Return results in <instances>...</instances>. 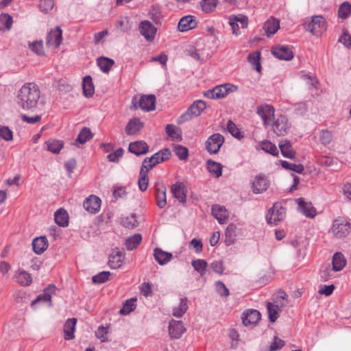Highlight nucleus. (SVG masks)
<instances>
[{
  "mask_svg": "<svg viewBox=\"0 0 351 351\" xmlns=\"http://www.w3.org/2000/svg\"><path fill=\"white\" fill-rule=\"evenodd\" d=\"M339 42L341 43L346 47H351V36L348 32H344L339 37Z\"/></svg>",
  "mask_w": 351,
  "mask_h": 351,
  "instance_id": "774afa93",
  "label": "nucleus"
},
{
  "mask_svg": "<svg viewBox=\"0 0 351 351\" xmlns=\"http://www.w3.org/2000/svg\"><path fill=\"white\" fill-rule=\"evenodd\" d=\"M313 25L316 27L317 29H325V20L322 16H315L311 19Z\"/></svg>",
  "mask_w": 351,
  "mask_h": 351,
  "instance_id": "680f3d73",
  "label": "nucleus"
},
{
  "mask_svg": "<svg viewBox=\"0 0 351 351\" xmlns=\"http://www.w3.org/2000/svg\"><path fill=\"white\" fill-rule=\"evenodd\" d=\"M124 259V254L122 250L116 247L112 250L109 256L108 265L111 269H117L121 267Z\"/></svg>",
  "mask_w": 351,
  "mask_h": 351,
  "instance_id": "2eb2a0df",
  "label": "nucleus"
},
{
  "mask_svg": "<svg viewBox=\"0 0 351 351\" xmlns=\"http://www.w3.org/2000/svg\"><path fill=\"white\" fill-rule=\"evenodd\" d=\"M351 14V3L345 1L341 4L338 10V16L342 19H347Z\"/></svg>",
  "mask_w": 351,
  "mask_h": 351,
  "instance_id": "a18cd8bd",
  "label": "nucleus"
},
{
  "mask_svg": "<svg viewBox=\"0 0 351 351\" xmlns=\"http://www.w3.org/2000/svg\"><path fill=\"white\" fill-rule=\"evenodd\" d=\"M143 126V123L138 118L132 119L125 127V132L128 135H133L139 132Z\"/></svg>",
  "mask_w": 351,
  "mask_h": 351,
  "instance_id": "bb28decb",
  "label": "nucleus"
},
{
  "mask_svg": "<svg viewBox=\"0 0 351 351\" xmlns=\"http://www.w3.org/2000/svg\"><path fill=\"white\" fill-rule=\"evenodd\" d=\"M228 131L234 137L240 138L241 133L237 128V125L231 120H229L227 123Z\"/></svg>",
  "mask_w": 351,
  "mask_h": 351,
  "instance_id": "338daca9",
  "label": "nucleus"
},
{
  "mask_svg": "<svg viewBox=\"0 0 351 351\" xmlns=\"http://www.w3.org/2000/svg\"><path fill=\"white\" fill-rule=\"evenodd\" d=\"M215 289L217 293L221 297H228L230 294L229 289L221 281H217L215 282Z\"/></svg>",
  "mask_w": 351,
  "mask_h": 351,
  "instance_id": "5fc2aeb1",
  "label": "nucleus"
},
{
  "mask_svg": "<svg viewBox=\"0 0 351 351\" xmlns=\"http://www.w3.org/2000/svg\"><path fill=\"white\" fill-rule=\"evenodd\" d=\"M136 298H132L130 300H127L123 304V307L120 309V313L121 315H128L136 308Z\"/></svg>",
  "mask_w": 351,
  "mask_h": 351,
  "instance_id": "a19ab883",
  "label": "nucleus"
},
{
  "mask_svg": "<svg viewBox=\"0 0 351 351\" xmlns=\"http://www.w3.org/2000/svg\"><path fill=\"white\" fill-rule=\"evenodd\" d=\"M34 252L37 254H43L49 247V243H32Z\"/></svg>",
  "mask_w": 351,
  "mask_h": 351,
  "instance_id": "052dcab7",
  "label": "nucleus"
},
{
  "mask_svg": "<svg viewBox=\"0 0 351 351\" xmlns=\"http://www.w3.org/2000/svg\"><path fill=\"white\" fill-rule=\"evenodd\" d=\"M138 30L148 42H152L154 40L157 32V28L148 20H144L140 23Z\"/></svg>",
  "mask_w": 351,
  "mask_h": 351,
  "instance_id": "423d86ee",
  "label": "nucleus"
},
{
  "mask_svg": "<svg viewBox=\"0 0 351 351\" xmlns=\"http://www.w3.org/2000/svg\"><path fill=\"white\" fill-rule=\"evenodd\" d=\"M171 155V151L168 148H165L154 154L147 159V162H152L154 167L167 160H169Z\"/></svg>",
  "mask_w": 351,
  "mask_h": 351,
  "instance_id": "4be33fe9",
  "label": "nucleus"
},
{
  "mask_svg": "<svg viewBox=\"0 0 351 351\" xmlns=\"http://www.w3.org/2000/svg\"><path fill=\"white\" fill-rule=\"evenodd\" d=\"M212 215L221 224L224 223L228 217V213L226 208L219 205L213 206Z\"/></svg>",
  "mask_w": 351,
  "mask_h": 351,
  "instance_id": "b1692460",
  "label": "nucleus"
},
{
  "mask_svg": "<svg viewBox=\"0 0 351 351\" xmlns=\"http://www.w3.org/2000/svg\"><path fill=\"white\" fill-rule=\"evenodd\" d=\"M148 15L149 19L155 24L159 25L162 23L163 16L162 14L160 8L158 5H153L150 9Z\"/></svg>",
  "mask_w": 351,
  "mask_h": 351,
  "instance_id": "473e14b6",
  "label": "nucleus"
},
{
  "mask_svg": "<svg viewBox=\"0 0 351 351\" xmlns=\"http://www.w3.org/2000/svg\"><path fill=\"white\" fill-rule=\"evenodd\" d=\"M0 137L7 141H11L13 138L12 132L8 127H1L0 128Z\"/></svg>",
  "mask_w": 351,
  "mask_h": 351,
  "instance_id": "69168bd1",
  "label": "nucleus"
},
{
  "mask_svg": "<svg viewBox=\"0 0 351 351\" xmlns=\"http://www.w3.org/2000/svg\"><path fill=\"white\" fill-rule=\"evenodd\" d=\"M173 152L181 160H186L189 156V150L186 147L177 145L174 147Z\"/></svg>",
  "mask_w": 351,
  "mask_h": 351,
  "instance_id": "09e8293b",
  "label": "nucleus"
},
{
  "mask_svg": "<svg viewBox=\"0 0 351 351\" xmlns=\"http://www.w3.org/2000/svg\"><path fill=\"white\" fill-rule=\"evenodd\" d=\"M281 165L284 169L291 170L298 173H302L304 169V166L301 164L296 165L290 163L286 160H282Z\"/></svg>",
  "mask_w": 351,
  "mask_h": 351,
  "instance_id": "49530a36",
  "label": "nucleus"
},
{
  "mask_svg": "<svg viewBox=\"0 0 351 351\" xmlns=\"http://www.w3.org/2000/svg\"><path fill=\"white\" fill-rule=\"evenodd\" d=\"M261 149L266 153L270 154L272 156H278V150L275 144L269 141H263L261 143Z\"/></svg>",
  "mask_w": 351,
  "mask_h": 351,
  "instance_id": "79ce46f5",
  "label": "nucleus"
},
{
  "mask_svg": "<svg viewBox=\"0 0 351 351\" xmlns=\"http://www.w3.org/2000/svg\"><path fill=\"white\" fill-rule=\"evenodd\" d=\"M186 330L182 321L171 320L169 322V331L171 337L178 339Z\"/></svg>",
  "mask_w": 351,
  "mask_h": 351,
  "instance_id": "aec40b11",
  "label": "nucleus"
},
{
  "mask_svg": "<svg viewBox=\"0 0 351 351\" xmlns=\"http://www.w3.org/2000/svg\"><path fill=\"white\" fill-rule=\"evenodd\" d=\"M280 28V22L274 18H271L264 24V29L267 36L274 34Z\"/></svg>",
  "mask_w": 351,
  "mask_h": 351,
  "instance_id": "72a5a7b5",
  "label": "nucleus"
},
{
  "mask_svg": "<svg viewBox=\"0 0 351 351\" xmlns=\"http://www.w3.org/2000/svg\"><path fill=\"white\" fill-rule=\"evenodd\" d=\"M224 137L219 133H215L209 136L206 142V149L210 154L219 152L224 143Z\"/></svg>",
  "mask_w": 351,
  "mask_h": 351,
  "instance_id": "39448f33",
  "label": "nucleus"
},
{
  "mask_svg": "<svg viewBox=\"0 0 351 351\" xmlns=\"http://www.w3.org/2000/svg\"><path fill=\"white\" fill-rule=\"evenodd\" d=\"M299 211L308 218H314L316 215V209L311 202H306L304 198L296 199Z\"/></svg>",
  "mask_w": 351,
  "mask_h": 351,
  "instance_id": "9b49d317",
  "label": "nucleus"
},
{
  "mask_svg": "<svg viewBox=\"0 0 351 351\" xmlns=\"http://www.w3.org/2000/svg\"><path fill=\"white\" fill-rule=\"evenodd\" d=\"M350 226L348 223L341 222L335 220L332 227V231L338 239L347 236L350 232Z\"/></svg>",
  "mask_w": 351,
  "mask_h": 351,
  "instance_id": "dca6fc26",
  "label": "nucleus"
},
{
  "mask_svg": "<svg viewBox=\"0 0 351 351\" xmlns=\"http://www.w3.org/2000/svg\"><path fill=\"white\" fill-rule=\"evenodd\" d=\"M40 97V90L34 83H25L17 94V104L23 110H29L36 107Z\"/></svg>",
  "mask_w": 351,
  "mask_h": 351,
  "instance_id": "f257e3e1",
  "label": "nucleus"
},
{
  "mask_svg": "<svg viewBox=\"0 0 351 351\" xmlns=\"http://www.w3.org/2000/svg\"><path fill=\"white\" fill-rule=\"evenodd\" d=\"M188 309V299L183 298L180 299L178 306L175 307L173 310V315L176 317H182Z\"/></svg>",
  "mask_w": 351,
  "mask_h": 351,
  "instance_id": "4c0bfd02",
  "label": "nucleus"
},
{
  "mask_svg": "<svg viewBox=\"0 0 351 351\" xmlns=\"http://www.w3.org/2000/svg\"><path fill=\"white\" fill-rule=\"evenodd\" d=\"M269 186V182L267 178L261 175L257 176L252 184L253 192L254 193H261L265 191Z\"/></svg>",
  "mask_w": 351,
  "mask_h": 351,
  "instance_id": "5701e85b",
  "label": "nucleus"
},
{
  "mask_svg": "<svg viewBox=\"0 0 351 351\" xmlns=\"http://www.w3.org/2000/svg\"><path fill=\"white\" fill-rule=\"evenodd\" d=\"M129 152L136 156L145 154L149 151V146L143 141H138L130 143L128 147Z\"/></svg>",
  "mask_w": 351,
  "mask_h": 351,
  "instance_id": "412c9836",
  "label": "nucleus"
},
{
  "mask_svg": "<svg viewBox=\"0 0 351 351\" xmlns=\"http://www.w3.org/2000/svg\"><path fill=\"white\" fill-rule=\"evenodd\" d=\"M260 56H261L260 53L256 52V53H250L247 57L248 61L250 63H252V64L255 65V69L257 71H260L261 68V63H260V59H261Z\"/></svg>",
  "mask_w": 351,
  "mask_h": 351,
  "instance_id": "603ef678",
  "label": "nucleus"
},
{
  "mask_svg": "<svg viewBox=\"0 0 351 351\" xmlns=\"http://www.w3.org/2000/svg\"><path fill=\"white\" fill-rule=\"evenodd\" d=\"M275 109L273 106L264 104L257 108L256 113L261 117L264 124L269 125L274 117Z\"/></svg>",
  "mask_w": 351,
  "mask_h": 351,
  "instance_id": "9d476101",
  "label": "nucleus"
},
{
  "mask_svg": "<svg viewBox=\"0 0 351 351\" xmlns=\"http://www.w3.org/2000/svg\"><path fill=\"white\" fill-rule=\"evenodd\" d=\"M319 139L323 145H328L332 139V134L328 130H322L319 134Z\"/></svg>",
  "mask_w": 351,
  "mask_h": 351,
  "instance_id": "13d9d810",
  "label": "nucleus"
},
{
  "mask_svg": "<svg viewBox=\"0 0 351 351\" xmlns=\"http://www.w3.org/2000/svg\"><path fill=\"white\" fill-rule=\"evenodd\" d=\"M261 315L258 311L255 309H248L242 314V322L245 326H254L258 323L261 319Z\"/></svg>",
  "mask_w": 351,
  "mask_h": 351,
  "instance_id": "ddd939ff",
  "label": "nucleus"
},
{
  "mask_svg": "<svg viewBox=\"0 0 351 351\" xmlns=\"http://www.w3.org/2000/svg\"><path fill=\"white\" fill-rule=\"evenodd\" d=\"M265 217L268 224L277 226L285 219L286 208L276 202L268 210Z\"/></svg>",
  "mask_w": 351,
  "mask_h": 351,
  "instance_id": "7ed1b4c3",
  "label": "nucleus"
},
{
  "mask_svg": "<svg viewBox=\"0 0 351 351\" xmlns=\"http://www.w3.org/2000/svg\"><path fill=\"white\" fill-rule=\"evenodd\" d=\"M171 193L175 198L180 202L184 204L186 201L187 190L182 182H176L171 186Z\"/></svg>",
  "mask_w": 351,
  "mask_h": 351,
  "instance_id": "f3484780",
  "label": "nucleus"
},
{
  "mask_svg": "<svg viewBox=\"0 0 351 351\" xmlns=\"http://www.w3.org/2000/svg\"><path fill=\"white\" fill-rule=\"evenodd\" d=\"M192 266L197 271L201 276L205 275L206 271L207 263L202 259L194 260L191 263Z\"/></svg>",
  "mask_w": 351,
  "mask_h": 351,
  "instance_id": "c03bdc74",
  "label": "nucleus"
},
{
  "mask_svg": "<svg viewBox=\"0 0 351 351\" xmlns=\"http://www.w3.org/2000/svg\"><path fill=\"white\" fill-rule=\"evenodd\" d=\"M93 137V134L90 130L88 128H84L79 133L75 143L73 145H76L77 143L84 144Z\"/></svg>",
  "mask_w": 351,
  "mask_h": 351,
  "instance_id": "f704fd0d",
  "label": "nucleus"
},
{
  "mask_svg": "<svg viewBox=\"0 0 351 351\" xmlns=\"http://www.w3.org/2000/svg\"><path fill=\"white\" fill-rule=\"evenodd\" d=\"M138 184L141 191H145L149 184L148 174L144 172H140Z\"/></svg>",
  "mask_w": 351,
  "mask_h": 351,
  "instance_id": "864d4df0",
  "label": "nucleus"
},
{
  "mask_svg": "<svg viewBox=\"0 0 351 351\" xmlns=\"http://www.w3.org/2000/svg\"><path fill=\"white\" fill-rule=\"evenodd\" d=\"M155 197L157 206L160 208H164L167 204L166 187L162 182L155 183Z\"/></svg>",
  "mask_w": 351,
  "mask_h": 351,
  "instance_id": "f8f14e48",
  "label": "nucleus"
},
{
  "mask_svg": "<svg viewBox=\"0 0 351 351\" xmlns=\"http://www.w3.org/2000/svg\"><path fill=\"white\" fill-rule=\"evenodd\" d=\"M271 53L279 60L289 61L293 58L291 49L285 45H277L271 48Z\"/></svg>",
  "mask_w": 351,
  "mask_h": 351,
  "instance_id": "1a4fd4ad",
  "label": "nucleus"
},
{
  "mask_svg": "<svg viewBox=\"0 0 351 351\" xmlns=\"http://www.w3.org/2000/svg\"><path fill=\"white\" fill-rule=\"evenodd\" d=\"M332 268L330 269V265H324L320 269V278L322 281H327L331 278Z\"/></svg>",
  "mask_w": 351,
  "mask_h": 351,
  "instance_id": "6e6d98bb",
  "label": "nucleus"
},
{
  "mask_svg": "<svg viewBox=\"0 0 351 351\" xmlns=\"http://www.w3.org/2000/svg\"><path fill=\"white\" fill-rule=\"evenodd\" d=\"M267 310L269 321L271 322H275L279 317V312L280 311L279 305H275L271 302H267Z\"/></svg>",
  "mask_w": 351,
  "mask_h": 351,
  "instance_id": "c9c22d12",
  "label": "nucleus"
},
{
  "mask_svg": "<svg viewBox=\"0 0 351 351\" xmlns=\"http://www.w3.org/2000/svg\"><path fill=\"white\" fill-rule=\"evenodd\" d=\"M77 324L76 318L68 319L64 325V339L71 340L75 338L74 331Z\"/></svg>",
  "mask_w": 351,
  "mask_h": 351,
  "instance_id": "393cba45",
  "label": "nucleus"
},
{
  "mask_svg": "<svg viewBox=\"0 0 351 351\" xmlns=\"http://www.w3.org/2000/svg\"><path fill=\"white\" fill-rule=\"evenodd\" d=\"M332 271H339L342 270L346 265V259L341 252H336L332 256Z\"/></svg>",
  "mask_w": 351,
  "mask_h": 351,
  "instance_id": "c85d7f7f",
  "label": "nucleus"
},
{
  "mask_svg": "<svg viewBox=\"0 0 351 351\" xmlns=\"http://www.w3.org/2000/svg\"><path fill=\"white\" fill-rule=\"evenodd\" d=\"M289 128L288 119L284 115H280L273 123V130L278 136L287 134Z\"/></svg>",
  "mask_w": 351,
  "mask_h": 351,
  "instance_id": "0eeeda50",
  "label": "nucleus"
},
{
  "mask_svg": "<svg viewBox=\"0 0 351 351\" xmlns=\"http://www.w3.org/2000/svg\"><path fill=\"white\" fill-rule=\"evenodd\" d=\"M62 40V31L59 26L51 29L46 38V45L59 47Z\"/></svg>",
  "mask_w": 351,
  "mask_h": 351,
  "instance_id": "6e6552de",
  "label": "nucleus"
},
{
  "mask_svg": "<svg viewBox=\"0 0 351 351\" xmlns=\"http://www.w3.org/2000/svg\"><path fill=\"white\" fill-rule=\"evenodd\" d=\"M54 219L59 226L66 227L69 224V214L65 209L59 208L54 214Z\"/></svg>",
  "mask_w": 351,
  "mask_h": 351,
  "instance_id": "c756f323",
  "label": "nucleus"
},
{
  "mask_svg": "<svg viewBox=\"0 0 351 351\" xmlns=\"http://www.w3.org/2000/svg\"><path fill=\"white\" fill-rule=\"evenodd\" d=\"M121 224L125 228H133L138 225L136 217L134 214L122 218Z\"/></svg>",
  "mask_w": 351,
  "mask_h": 351,
  "instance_id": "de8ad7c7",
  "label": "nucleus"
},
{
  "mask_svg": "<svg viewBox=\"0 0 351 351\" xmlns=\"http://www.w3.org/2000/svg\"><path fill=\"white\" fill-rule=\"evenodd\" d=\"M47 149L53 154H58L62 149L64 143L61 141L50 139L45 142Z\"/></svg>",
  "mask_w": 351,
  "mask_h": 351,
  "instance_id": "e433bc0d",
  "label": "nucleus"
},
{
  "mask_svg": "<svg viewBox=\"0 0 351 351\" xmlns=\"http://www.w3.org/2000/svg\"><path fill=\"white\" fill-rule=\"evenodd\" d=\"M165 131L167 135L172 139L176 141L182 140L181 130L177 126L172 124H168L166 125Z\"/></svg>",
  "mask_w": 351,
  "mask_h": 351,
  "instance_id": "58836bf2",
  "label": "nucleus"
},
{
  "mask_svg": "<svg viewBox=\"0 0 351 351\" xmlns=\"http://www.w3.org/2000/svg\"><path fill=\"white\" fill-rule=\"evenodd\" d=\"M237 89V87L230 84H225L215 86L212 90L204 93V95L210 99H221L225 97L230 92Z\"/></svg>",
  "mask_w": 351,
  "mask_h": 351,
  "instance_id": "20e7f679",
  "label": "nucleus"
},
{
  "mask_svg": "<svg viewBox=\"0 0 351 351\" xmlns=\"http://www.w3.org/2000/svg\"><path fill=\"white\" fill-rule=\"evenodd\" d=\"M206 108V102L202 100H197L194 101L187 109V110L180 115L177 120L178 124H182L186 121H189L194 117H197L201 114Z\"/></svg>",
  "mask_w": 351,
  "mask_h": 351,
  "instance_id": "f03ea898",
  "label": "nucleus"
},
{
  "mask_svg": "<svg viewBox=\"0 0 351 351\" xmlns=\"http://www.w3.org/2000/svg\"><path fill=\"white\" fill-rule=\"evenodd\" d=\"M197 23L195 17L192 15H187L182 17L178 25V28L180 32H186L197 27Z\"/></svg>",
  "mask_w": 351,
  "mask_h": 351,
  "instance_id": "a211bd4d",
  "label": "nucleus"
},
{
  "mask_svg": "<svg viewBox=\"0 0 351 351\" xmlns=\"http://www.w3.org/2000/svg\"><path fill=\"white\" fill-rule=\"evenodd\" d=\"M97 64L102 72L107 73L114 64V61L111 58L101 56L97 59Z\"/></svg>",
  "mask_w": 351,
  "mask_h": 351,
  "instance_id": "2f4dec72",
  "label": "nucleus"
},
{
  "mask_svg": "<svg viewBox=\"0 0 351 351\" xmlns=\"http://www.w3.org/2000/svg\"><path fill=\"white\" fill-rule=\"evenodd\" d=\"M207 169L210 173H213L217 178H219L221 176L222 165L219 162L208 160L207 161Z\"/></svg>",
  "mask_w": 351,
  "mask_h": 351,
  "instance_id": "ea45409f",
  "label": "nucleus"
},
{
  "mask_svg": "<svg viewBox=\"0 0 351 351\" xmlns=\"http://www.w3.org/2000/svg\"><path fill=\"white\" fill-rule=\"evenodd\" d=\"M83 206L88 212L95 214L100 210L101 199L96 195H90L84 200Z\"/></svg>",
  "mask_w": 351,
  "mask_h": 351,
  "instance_id": "4468645a",
  "label": "nucleus"
},
{
  "mask_svg": "<svg viewBox=\"0 0 351 351\" xmlns=\"http://www.w3.org/2000/svg\"><path fill=\"white\" fill-rule=\"evenodd\" d=\"M278 145L281 154L284 157L289 159H293L295 158V152L292 149L291 143L289 140L280 141Z\"/></svg>",
  "mask_w": 351,
  "mask_h": 351,
  "instance_id": "a878e982",
  "label": "nucleus"
},
{
  "mask_svg": "<svg viewBox=\"0 0 351 351\" xmlns=\"http://www.w3.org/2000/svg\"><path fill=\"white\" fill-rule=\"evenodd\" d=\"M110 275V271H101L98 274L93 276L92 278V281L95 284H101L105 282L109 279V276Z\"/></svg>",
  "mask_w": 351,
  "mask_h": 351,
  "instance_id": "3c124183",
  "label": "nucleus"
},
{
  "mask_svg": "<svg viewBox=\"0 0 351 351\" xmlns=\"http://www.w3.org/2000/svg\"><path fill=\"white\" fill-rule=\"evenodd\" d=\"M39 5L42 12L47 13L53 9L54 1L53 0H40Z\"/></svg>",
  "mask_w": 351,
  "mask_h": 351,
  "instance_id": "4d7b16f0",
  "label": "nucleus"
},
{
  "mask_svg": "<svg viewBox=\"0 0 351 351\" xmlns=\"http://www.w3.org/2000/svg\"><path fill=\"white\" fill-rule=\"evenodd\" d=\"M301 78L304 80L308 85L309 88H315L317 80L315 77H313L310 74L302 73Z\"/></svg>",
  "mask_w": 351,
  "mask_h": 351,
  "instance_id": "e2e57ef3",
  "label": "nucleus"
},
{
  "mask_svg": "<svg viewBox=\"0 0 351 351\" xmlns=\"http://www.w3.org/2000/svg\"><path fill=\"white\" fill-rule=\"evenodd\" d=\"M83 93L85 97H90L95 93V88L93 83L92 77L86 75L84 77L82 82Z\"/></svg>",
  "mask_w": 351,
  "mask_h": 351,
  "instance_id": "7c9ffc66",
  "label": "nucleus"
},
{
  "mask_svg": "<svg viewBox=\"0 0 351 351\" xmlns=\"http://www.w3.org/2000/svg\"><path fill=\"white\" fill-rule=\"evenodd\" d=\"M218 4V0H202L200 5L205 13H210L215 10Z\"/></svg>",
  "mask_w": 351,
  "mask_h": 351,
  "instance_id": "37998d69",
  "label": "nucleus"
},
{
  "mask_svg": "<svg viewBox=\"0 0 351 351\" xmlns=\"http://www.w3.org/2000/svg\"><path fill=\"white\" fill-rule=\"evenodd\" d=\"M284 346L285 341L276 336L270 345L269 349L270 351H276L282 348Z\"/></svg>",
  "mask_w": 351,
  "mask_h": 351,
  "instance_id": "0e129e2a",
  "label": "nucleus"
},
{
  "mask_svg": "<svg viewBox=\"0 0 351 351\" xmlns=\"http://www.w3.org/2000/svg\"><path fill=\"white\" fill-rule=\"evenodd\" d=\"M154 256L159 265H163L169 262L173 256L171 253L165 252L160 248L156 247L154 250Z\"/></svg>",
  "mask_w": 351,
  "mask_h": 351,
  "instance_id": "cd10ccee",
  "label": "nucleus"
},
{
  "mask_svg": "<svg viewBox=\"0 0 351 351\" xmlns=\"http://www.w3.org/2000/svg\"><path fill=\"white\" fill-rule=\"evenodd\" d=\"M18 282L23 286H29L32 282V278L29 274L25 271H21L18 276Z\"/></svg>",
  "mask_w": 351,
  "mask_h": 351,
  "instance_id": "8fccbe9b",
  "label": "nucleus"
},
{
  "mask_svg": "<svg viewBox=\"0 0 351 351\" xmlns=\"http://www.w3.org/2000/svg\"><path fill=\"white\" fill-rule=\"evenodd\" d=\"M156 97L154 95H143L138 101V106L143 111L149 112L155 109Z\"/></svg>",
  "mask_w": 351,
  "mask_h": 351,
  "instance_id": "6ab92c4d",
  "label": "nucleus"
},
{
  "mask_svg": "<svg viewBox=\"0 0 351 351\" xmlns=\"http://www.w3.org/2000/svg\"><path fill=\"white\" fill-rule=\"evenodd\" d=\"M30 49L38 55L44 54L43 43L42 40L36 41L29 44Z\"/></svg>",
  "mask_w": 351,
  "mask_h": 351,
  "instance_id": "bf43d9fd",
  "label": "nucleus"
}]
</instances>
